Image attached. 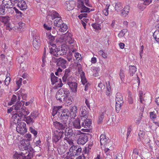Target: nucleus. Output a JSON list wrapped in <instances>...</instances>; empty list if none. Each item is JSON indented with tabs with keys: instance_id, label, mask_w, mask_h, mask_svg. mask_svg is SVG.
I'll return each mask as SVG.
<instances>
[{
	"instance_id": "f257e3e1",
	"label": "nucleus",
	"mask_w": 159,
	"mask_h": 159,
	"mask_svg": "<svg viewBox=\"0 0 159 159\" xmlns=\"http://www.w3.org/2000/svg\"><path fill=\"white\" fill-rule=\"evenodd\" d=\"M20 145L19 146V148L21 151L25 150L27 152L28 157V159L31 158L33 156L34 151L33 148L31 147L29 142L25 140H22L20 142Z\"/></svg>"
},
{
	"instance_id": "f03ea898",
	"label": "nucleus",
	"mask_w": 159,
	"mask_h": 159,
	"mask_svg": "<svg viewBox=\"0 0 159 159\" xmlns=\"http://www.w3.org/2000/svg\"><path fill=\"white\" fill-rule=\"evenodd\" d=\"M68 50V48L66 45H62L61 47L57 48L54 49H52L51 52V54L53 56L58 57L59 56L66 54Z\"/></svg>"
},
{
	"instance_id": "7ed1b4c3",
	"label": "nucleus",
	"mask_w": 159,
	"mask_h": 159,
	"mask_svg": "<svg viewBox=\"0 0 159 159\" xmlns=\"http://www.w3.org/2000/svg\"><path fill=\"white\" fill-rule=\"evenodd\" d=\"M59 41L61 43L66 42L71 44L74 43L75 40L71 33H66L60 36Z\"/></svg>"
},
{
	"instance_id": "20e7f679",
	"label": "nucleus",
	"mask_w": 159,
	"mask_h": 159,
	"mask_svg": "<svg viewBox=\"0 0 159 159\" xmlns=\"http://www.w3.org/2000/svg\"><path fill=\"white\" fill-rule=\"evenodd\" d=\"M116 111L118 113L121 109V107L123 104V98L121 93H117L116 96Z\"/></svg>"
},
{
	"instance_id": "39448f33",
	"label": "nucleus",
	"mask_w": 159,
	"mask_h": 159,
	"mask_svg": "<svg viewBox=\"0 0 159 159\" xmlns=\"http://www.w3.org/2000/svg\"><path fill=\"white\" fill-rule=\"evenodd\" d=\"M59 112V115H58V116L60 120L64 122H67V120L69 117V111L66 109H63Z\"/></svg>"
},
{
	"instance_id": "423d86ee",
	"label": "nucleus",
	"mask_w": 159,
	"mask_h": 159,
	"mask_svg": "<svg viewBox=\"0 0 159 159\" xmlns=\"http://www.w3.org/2000/svg\"><path fill=\"white\" fill-rule=\"evenodd\" d=\"M69 152L70 156H77L80 155L81 152L82 148L80 146L73 145L69 149Z\"/></svg>"
},
{
	"instance_id": "0eeeda50",
	"label": "nucleus",
	"mask_w": 159,
	"mask_h": 159,
	"mask_svg": "<svg viewBox=\"0 0 159 159\" xmlns=\"http://www.w3.org/2000/svg\"><path fill=\"white\" fill-rule=\"evenodd\" d=\"M67 122H64L61 120V122L55 121L53 122L54 126L56 129L62 131L67 127Z\"/></svg>"
},
{
	"instance_id": "6e6552de",
	"label": "nucleus",
	"mask_w": 159,
	"mask_h": 159,
	"mask_svg": "<svg viewBox=\"0 0 159 159\" xmlns=\"http://www.w3.org/2000/svg\"><path fill=\"white\" fill-rule=\"evenodd\" d=\"M66 83L68 84L72 92L75 93L76 92L77 84L74 79L73 78L68 79Z\"/></svg>"
},
{
	"instance_id": "1a4fd4ad",
	"label": "nucleus",
	"mask_w": 159,
	"mask_h": 159,
	"mask_svg": "<svg viewBox=\"0 0 159 159\" xmlns=\"http://www.w3.org/2000/svg\"><path fill=\"white\" fill-rule=\"evenodd\" d=\"M81 132L80 130H77L74 132L71 128L66 127L65 130V137H71L73 135L80 134Z\"/></svg>"
},
{
	"instance_id": "9d476101",
	"label": "nucleus",
	"mask_w": 159,
	"mask_h": 159,
	"mask_svg": "<svg viewBox=\"0 0 159 159\" xmlns=\"http://www.w3.org/2000/svg\"><path fill=\"white\" fill-rule=\"evenodd\" d=\"M55 37L52 36L51 34H49L48 36V43L49 44V49L50 50L49 52L51 53V52L52 49H54L56 47L55 43Z\"/></svg>"
},
{
	"instance_id": "9b49d317",
	"label": "nucleus",
	"mask_w": 159,
	"mask_h": 159,
	"mask_svg": "<svg viewBox=\"0 0 159 159\" xmlns=\"http://www.w3.org/2000/svg\"><path fill=\"white\" fill-rule=\"evenodd\" d=\"M51 80L52 85H54L56 83L59 82L56 84L57 87H61L63 85L61 79L58 78L53 73H52L51 74Z\"/></svg>"
},
{
	"instance_id": "f8f14e48",
	"label": "nucleus",
	"mask_w": 159,
	"mask_h": 159,
	"mask_svg": "<svg viewBox=\"0 0 159 159\" xmlns=\"http://www.w3.org/2000/svg\"><path fill=\"white\" fill-rule=\"evenodd\" d=\"M16 131L19 133L23 134L27 131L26 124L24 122H21L18 123L16 128Z\"/></svg>"
},
{
	"instance_id": "ddd939ff",
	"label": "nucleus",
	"mask_w": 159,
	"mask_h": 159,
	"mask_svg": "<svg viewBox=\"0 0 159 159\" xmlns=\"http://www.w3.org/2000/svg\"><path fill=\"white\" fill-rule=\"evenodd\" d=\"M64 132L63 131H56L53 134L52 141L53 143H56L63 136Z\"/></svg>"
},
{
	"instance_id": "4468645a",
	"label": "nucleus",
	"mask_w": 159,
	"mask_h": 159,
	"mask_svg": "<svg viewBox=\"0 0 159 159\" xmlns=\"http://www.w3.org/2000/svg\"><path fill=\"white\" fill-rule=\"evenodd\" d=\"M85 1H79L78 3L77 7L81 13L89 12V9L86 7L84 5Z\"/></svg>"
},
{
	"instance_id": "2eb2a0df",
	"label": "nucleus",
	"mask_w": 159,
	"mask_h": 159,
	"mask_svg": "<svg viewBox=\"0 0 159 159\" xmlns=\"http://www.w3.org/2000/svg\"><path fill=\"white\" fill-rule=\"evenodd\" d=\"M27 152L24 153V152H21L19 154L16 153L13 156L14 159H28V157L29 156H28ZM30 159H31L30 158Z\"/></svg>"
},
{
	"instance_id": "dca6fc26",
	"label": "nucleus",
	"mask_w": 159,
	"mask_h": 159,
	"mask_svg": "<svg viewBox=\"0 0 159 159\" xmlns=\"http://www.w3.org/2000/svg\"><path fill=\"white\" fill-rule=\"evenodd\" d=\"M33 44L34 47L36 49L38 50L39 48L41 43L40 37L39 36L34 37Z\"/></svg>"
},
{
	"instance_id": "f3484780",
	"label": "nucleus",
	"mask_w": 159,
	"mask_h": 159,
	"mask_svg": "<svg viewBox=\"0 0 159 159\" xmlns=\"http://www.w3.org/2000/svg\"><path fill=\"white\" fill-rule=\"evenodd\" d=\"M88 137L87 135L83 134L80 135L78 139L77 143L79 144L84 145L88 141Z\"/></svg>"
},
{
	"instance_id": "a211bd4d",
	"label": "nucleus",
	"mask_w": 159,
	"mask_h": 159,
	"mask_svg": "<svg viewBox=\"0 0 159 159\" xmlns=\"http://www.w3.org/2000/svg\"><path fill=\"white\" fill-rule=\"evenodd\" d=\"M17 113L19 116H20L21 118H25V117H26V115H28L30 112L25 107H24L21 111H19Z\"/></svg>"
},
{
	"instance_id": "6ab92c4d",
	"label": "nucleus",
	"mask_w": 159,
	"mask_h": 159,
	"mask_svg": "<svg viewBox=\"0 0 159 159\" xmlns=\"http://www.w3.org/2000/svg\"><path fill=\"white\" fill-rule=\"evenodd\" d=\"M87 108L85 106L81 107L80 108V116L81 119L84 118H87L88 116V111Z\"/></svg>"
},
{
	"instance_id": "aec40b11",
	"label": "nucleus",
	"mask_w": 159,
	"mask_h": 159,
	"mask_svg": "<svg viewBox=\"0 0 159 159\" xmlns=\"http://www.w3.org/2000/svg\"><path fill=\"white\" fill-rule=\"evenodd\" d=\"M70 70L69 69H66L65 70V73L64 75L62 78L63 82L65 84L66 83L68 79L73 78L70 76Z\"/></svg>"
},
{
	"instance_id": "412c9836",
	"label": "nucleus",
	"mask_w": 159,
	"mask_h": 159,
	"mask_svg": "<svg viewBox=\"0 0 159 159\" xmlns=\"http://www.w3.org/2000/svg\"><path fill=\"white\" fill-rule=\"evenodd\" d=\"M19 9L22 11L26 10L27 8V6L24 0L18 1L17 5Z\"/></svg>"
},
{
	"instance_id": "4be33fe9",
	"label": "nucleus",
	"mask_w": 159,
	"mask_h": 159,
	"mask_svg": "<svg viewBox=\"0 0 159 159\" xmlns=\"http://www.w3.org/2000/svg\"><path fill=\"white\" fill-rule=\"evenodd\" d=\"M77 109V107L76 106L71 107H70V110L69 111L70 114L69 115V116H70L71 119L74 118L76 116V113Z\"/></svg>"
},
{
	"instance_id": "5701e85b",
	"label": "nucleus",
	"mask_w": 159,
	"mask_h": 159,
	"mask_svg": "<svg viewBox=\"0 0 159 159\" xmlns=\"http://www.w3.org/2000/svg\"><path fill=\"white\" fill-rule=\"evenodd\" d=\"M84 120H82L81 125L82 127L87 129L89 128L91 124V120L90 119L85 118Z\"/></svg>"
},
{
	"instance_id": "b1692460",
	"label": "nucleus",
	"mask_w": 159,
	"mask_h": 159,
	"mask_svg": "<svg viewBox=\"0 0 159 159\" xmlns=\"http://www.w3.org/2000/svg\"><path fill=\"white\" fill-rule=\"evenodd\" d=\"M59 14L54 11H52L49 13L48 15L47 16V18L50 20H53L55 19H57V18L59 17Z\"/></svg>"
},
{
	"instance_id": "393cba45",
	"label": "nucleus",
	"mask_w": 159,
	"mask_h": 159,
	"mask_svg": "<svg viewBox=\"0 0 159 159\" xmlns=\"http://www.w3.org/2000/svg\"><path fill=\"white\" fill-rule=\"evenodd\" d=\"M68 66L67 61L63 58H61L57 64V66L61 67L63 69L66 68Z\"/></svg>"
},
{
	"instance_id": "a878e982",
	"label": "nucleus",
	"mask_w": 159,
	"mask_h": 159,
	"mask_svg": "<svg viewBox=\"0 0 159 159\" xmlns=\"http://www.w3.org/2000/svg\"><path fill=\"white\" fill-rule=\"evenodd\" d=\"M2 4L6 8H12L13 7V4L11 0H3Z\"/></svg>"
},
{
	"instance_id": "bb28decb",
	"label": "nucleus",
	"mask_w": 159,
	"mask_h": 159,
	"mask_svg": "<svg viewBox=\"0 0 159 159\" xmlns=\"http://www.w3.org/2000/svg\"><path fill=\"white\" fill-rule=\"evenodd\" d=\"M82 120H80L78 118L75 119L72 122L73 126L74 128L78 129H80L82 127L80 124Z\"/></svg>"
},
{
	"instance_id": "cd10ccee",
	"label": "nucleus",
	"mask_w": 159,
	"mask_h": 159,
	"mask_svg": "<svg viewBox=\"0 0 159 159\" xmlns=\"http://www.w3.org/2000/svg\"><path fill=\"white\" fill-rule=\"evenodd\" d=\"M64 97V96L63 95V93H62L60 89H59L57 92L56 94V99L60 102H63Z\"/></svg>"
},
{
	"instance_id": "c85d7f7f",
	"label": "nucleus",
	"mask_w": 159,
	"mask_h": 159,
	"mask_svg": "<svg viewBox=\"0 0 159 159\" xmlns=\"http://www.w3.org/2000/svg\"><path fill=\"white\" fill-rule=\"evenodd\" d=\"M100 139L101 145H105V147H106L108 139L106 138L105 135L103 134H102L100 136Z\"/></svg>"
},
{
	"instance_id": "c756f323",
	"label": "nucleus",
	"mask_w": 159,
	"mask_h": 159,
	"mask_svg": "<svg viewBox=\"0 0 159 159\" xmlns=\"http://www.w3.org/2000/svg\"><path fill=\"white\" fill-rule=\"evenodd\" d=\"M62 108V107L61 106L54 107L52 109V115L54 116L58 112V115H59V112H60V111H61Z\"/></svg>"
},
{
	"instance_id": "7c9ffc66",
	"label": "nucleus",
	"mask_w": 159,
	"mask_h": 159,
	"mask_svg": "<svg viewBox=\"0 0 159 159\" xmlns=\"http://www.w3.org/2000/svg\"><path fill=\"white\" fill-rule=\"evenodd\" d=\"M24 103L23 105H22V103L20 102L17 103L15 105L13 106L14 110H16V112H18L19 111H21V109L24 107Z\"/></svg>"
},
{
	"instance_id": "2f4dec72",
	"label": "nucleus",
	"mask_w": 159,
	"mask_h": 159,
	"mask_svg": "<svg viewBox=\"0 0 159 159\" xmlns=\"http://www.w3.org/2000/svg\"><path fill=\"white\" fill-rule=\"evenodd\" d=\"M67 7L68 11L73 10L75 6V2L74 1H67L66 2Z\"/></svg>"
},
{
	"instance_id": "473e14b6",
	"label": "nucleus",
	"mask_w": 159,
	"mask_h": 159,
	"mask_svg": "<svg viewBox=\"0 0 159 159\" xmlns=\"http://www.w3.org/2000/svg\"><path fill=\"white\" fill-rule=\"evenodd\" d=\"M122 4L119 2L116 3L115 6V10L117 12L120 11L123 9Z\"/></svg>"
},
{
	"instance_id": "72a5a7b5",
	"label": "nucleus",
	"mask_w": 159,
	"mask_h": 159,
	"mask_svg": "<svg viewBox=\"0 0 159 159\" xmlns=\"http://www.w3.org/2000/svg\"><path fill=\"white\" fill-rule=\"evenodd\" d=\"M23 120L28 125H32L34 122V119L30 116L25 117Z\"/></svg>"
},
{
	"instance_id": "f704fd0d",
	"label": "nucleus",
	"mask_w": 159,
	"mask_h": 159,
	"mask_svg": "<svg viewBox=\"0 0 159 159\" xmlns=\"http://www.w3.org/2000/svg\"><path fill=\"white\" fill-rule=\"evenodd\" d=\"M63 23V22L60 17L57 18L54 21V26L58 28Z\"/></svg>"
},
{
	"instance_id": "c9c22d12",
	"label": "nucleus",
	"mask_w": 159,
	"mask_h": 159,
	"mask_svg": "<svg viewBox=\"0 0 159 159\" xmlns=\"http://www.w3.org/2000/svg\"><path fill=\"white\" fill-rule=\"evenodd\" d=\"M59 31L61 32H64L66 31L68 28L67 25L63 23L58 27Z\"/></svg>"
},
{
	"instance_id": "e433bc0d",
	"label": "nucleus",
	"mask_w": 159,
	"mask_h": 159,
	"mask_svg": "<svg viewBox=\"0 0 159 159\" xmlns=\"http://www.w3.org/2000/svg\"><path fill=\"white\" fill-rule=\"evenodd\" d=\"M129 71L130 76H133L137 70V68L134 66H129Z\"/></svg>"
},
{
	"instance_id": "4c0bfd02",
	"label": "nucleus",
	"mask_w": 159,
	"mask_h": 159,
	"mask_svg": "<svg viewBox=\"0 0 159 159\" xmlns=\"http://www.w3.org/2000/svg\"><path fill=\"white\" fill-rule=\"evenodd\" d=\"M62 93L64 96V97H67L69 96L70 92L69 90L67 89L61 88L60 89Z\"/></svg>"
},
{
	"instance_id": "58836bf2",
	"label": "nucleus",
	"mask_w": 159,
	"mask_h": 159,
	"mask_svg": "<svg viewBox=\"0 0 159 159\" xmlns=\"http://www.w3.org/2000/svg\"><path fill=\"white\" fill-rule=\"evenodd\" d=\"M9 20V17L8 16H0V21L4 23H7Z\"/></svg>"
},
{
	"instance_id": "ea45409f",
	"label": "nucleus",
	"mask_w": 159,
	"mask_h": 159,
	"mask_svg": "<svg viewBox=\"0 0 159 159\" xmlns=\"http://www.w3.org/2000/svg\"><path fill=\"white\" fill-rule=\"evenodd\" d=\"M6 8L2 5V4H0V15H5L6 11Z\"/></svg>"
},
{
	"instance_id": "a19ab883",
	"label": "nucleus",
	"mask_w": 159,
	"mask_h": 159,
	"mask_svg": "<svg viewBox=\"0 0 159 159\" xmlns=\"http://www.w3.org/2000/svg\"><path fill=\"white\" fill-rule=\"evenodd\" d=\"M153 37L157 42L159 43V31L156 30L153 33Z\"/></svg>"
},
{
	"instance_id": "79ce46f5",
	"label": "nucleus",
	"mask_w": 159,
	"mask_h": 159,
	"mask_svg": "<svg viewBox=\"0 0 159 159\" xmlns=\"http://www.w3.org/2000/svg\"><path fill=\"white\" fill-rule=\"evenodd\" d=\"M63 102H65L69 105L71 104L72 102L71 98L69 96H68L67 97H64Z\"/></svg>"
},
{
	"instance_id": "37998d69",
	"label": "nucleus",
	"mask_w": 159,
	"mask_h": 159,
	"mask_svg": "<svg viewBox=\"0 0 159 159\" xmlns=\"http://www.w3.org/2000/svg\"><path fill=\"white\" fill-rule=\"evenodd\" d=\"M105 113L104 112L101 113L98 120V124H100L102 122L103 119L104 117Z\"/></svg>"
},
{
	"instance_id": "c03bdc74",
	"label": "nucleus",
	"mask_w": 159,
	"mask_h": 159,
	"mask_svg": "<svg viewBox=\"0 0 159 159\" xmlns=\"http://www.w3.org/2000/svg\"><path fill=\"white\" fill-rule=\"evenodd\" d=\"M157 115L154 111L150 112V118L153 121L157 118Z\"/></svg>"
},
{
	"instance_id": "a18cd8bd",
	"label": "nucleus",
	"mask_w": 159,
	"mask_h": 159,
	"mask_svg": "<svg viewBox=\"0 0 159 159\" xmlns=\"http://www.w3.org/2000/svg\"><path fill=\"white\" fill-rule=\"evenodd\" d=\"M17 98L16 96L15 95H13L11 98V101L8 103V105H11L16 101Z\"/></svg>"
},
{
	"instance_id": "49530a36",
	"label": "nucleus",
	"mask_w": 159,
	"mask_h": 159,
	"mask_svg": "<svg viewBox=\"0 0 159 159\" xmlns=\"http://www.w3.org/2000/svg\"><path fill=\"white\" fill-rule=\"evenodd\" d=\"M127 32V29H124L122 30L118 34V36L119 38L123 37Z\"/></svg>"
},
{
	"instance_id": "de8ad7c7",
	"label": "nucleus",
	"mask_w": 159,
	"mask_h": 159,
	"mask_svg": "<svg viewBox=\"0 0 159 159\" xmlns=\"http://www.w3.org/2000/svg\"><path fill=\"white\" fill-rule=\"evenodd\" d=\"M71 137H65L64 140L66 141L70 145H72L73 144V140L71 138Z\"/></svg>"
},
{
	"instance_id": "09e8293b",
	"label": "nucleus",
	"mask_w": 159,
	"mask_h": 159,
	"mask_svg": "<svg viewBox=\"0 0 159 159\" xmlns=\"http://www.w3.org/2000/svg\"><path fill=\"white\" fill-rule=\"evenodd\" d=\"M139 101L142 103H144V100L143 99V93L142 91H139Z\"/></svg>"
},
{
	"instance_id": "8fccbe9b",
	"label": "nucleus",
	"mask_w": 159,
	"mask_h": 159,
	"mask_svg": "<svg viewBox=\"0 0 159 159\" xmlns=\"http://www.w3.org/2000/svg\"><path fill=\"white\" fill-rule=\"evenodd\" d=\"M128 100L130 104H132L133 103V100L132 96V93L130 92H129L128 97Z\"/></svg>"
},
{
	"instance_id": "3c124183",
	"label": "nucleus",
	"mask_w": 159,
	"mask_h": 159,
	"mask_svg": "<svg viewBox=\"0 0 159 159\" xmlns=\"http://www.w3.org/2000/svg\"><path fill=\"white\" fill-rule=\"evenodd\" d=\"M109 6L110 5L108 4H107L105 8L103 11V12L104 14L106 16H107L108 15V9Z\"/></svg>"
},
{
	"instance_id": "603ef678",
	"label": "nucleus",
	"mask_w": 159,
	"mask_h": 159,
	"mask_svg": "<svg viewBox=\"0 0 159 159\" xmlns=\"http://www.w3.org/2000/svg\"><path fill=\"white\" fill-rule=\"evenodd\" d=\"M29 130L32 134L34 135L35 137H37V132L36 130H35L33 127H30Z\"/></svg>"
},
{
	"instance_id": "864d4df0",
	"label": "nucleus",
	"mask_w": 159,
	"mask_h": 159,
	"mask_svg": "<svg viewBox=\"0 0 159 159\" xmlns=\"http://www.w3.org/2000/svg\"><path fill=\"white\" fill-rule=\"evenodd\" d=\"M25 139L23 140H28V142H29L32 140L31 135L30 134H26L25 135Z\"/></svg>"
},
{
	"instance_id": "5fc2aeb1",
	"label": "nucleus",
	"mask_w": 159,
	"mask_h": 159,
	"mask_svg": "<svg viewBox=\"0 0 159 159\" xmlns=\"http://www.w3.org/2000/svg\"><path fill=\"white\" fill-rule=\"evenodd\" d=\"M99 54L101 56L103 57L106 58L107 57V54L104 52L102 50H100L98 52Z\"/></svg>"
},
{
	"instance_id": "6e6d98bb",
	"label": "nucleus",
	"mask_w": 159,
	"mask_h": 159,
	"mask_svg": "<svg viewBox=\"0 0 159 159\" xmlns=\"http://www.w3.org/2000/svg\"><path fill=\"white\" fill-rule=\"evenodd\" d=\"M12 118L16 120V121H18L20 118L21 117L20 116H18V113L17 112H16L14 114L12 117Z\"/></svg>"
},
{
	"instance_id": "4d7b16f0",
	"label": "nucleus",
	"mask_w": 159,
	"mask_h": 159,
	"mask_svg": "<svg viewBox=\"0 0 159 159\" xmlns=\"http://www.w3.org/2000/svg\"><path fill=\"white\" fill-rule=\"evenodd\" d=\"M61 58V57L56 58L54 57H52V62L55 63H57L56 65L57 66V64L58 63V62L59 61Z\"/></svg>"
},
{
	"instance_id": "13d9d810",
	"label": "nucleus",
	"mask_w": 159,
	"mask_h": 159,
	"mask_svg": "<svg viewBox=\"0 0 159 159\" xmlns=\"http://www.w3.org/2000/svg\"><path fill=\"white\" fill-rule=\"evenodd\" d=\"M120 78L122 80H124L125 75H124V71L121 69L120 70Z\"/></svg>"
},
{
	"instance_id": "bf43d9fd",
	"label": "nucleus",
	"mask_w": 159,
	"mask_h": 159,
	"mask_svg": "<svg viewBox=\"0 0 159 159\" xmlns=\"http://www.w3.org/2000/svg\"><path fill=\"white\" fill-rule=\"evenodd\" d=\"M74 56L77 60L79 61L80 60L81 56L79 53L75 52V53Z\"/></svg>"
},
{
	"instance_id": "052dcab7",
	"label": "nucleus",
	"mask_w": 159,
	"mask_h": 159,
	"mask_svg": "<svg viewBox=\"0 0 159 159\" xmlns=\"http://www.w3.org/2000/svg\"><path fill=\"white\" fill-rule=\"evenodd\" d=\"M121 11L120 15L123 17H126L128 14V13H126L125 10V9L123 8L122 10Z\"/></svg>"
},
{
	"instance_id": "680f3d73",
	"label": "nucleus",
	"mask_w": 159,
	"mask_h": 159,
	"mask_svg": "<svg viewBox=\"0 0 159 159\" xmlns=\"http://www.w3.org/2000/svg\"><path fill=\"white\" fill-rule=\"evenodd\" d=\"M24 58L23 56H21L20 57H19L17 61L20 64H22V63H24Z\"/></svg>"
},
{
	"instance_id": "e2e57ef3",
	"label": "nucleus",
	"mask_w": 159,
	"mask_h": 159,
	"mask_svg": "<svg viewBox=\"0 0 159 159\" xmlns=\"http://www.w3.org/2000/svg\"><path fill=\"white\" fill-rule=\"evenodd\" d=\"M132 130V127L130 126H129L127 128V138H128V136L130 134V133Z\"/></svg>"
},
{
	"instance_id": "0e129e2a",
	"label": "nucleus",
	"mask_w": 159,
	"mask_h": 159,
	"mask_svg": "<svg viewBox=\"0 0 159 159\" xmlns=\"http://www.w3.org/2000/svg\"><path fill=\"white\" fill-rule=\"evenodd\" d=\"M144 135V132L143 131H140L138 135L140 139L143 138Z\"/></svg>"
},
{
	"instance_id": "69168bd1",
	"label": "nucleus",
	"mask_w": 159,
	"mask_h": 159,
	"mask_svg": "<svg viewBox=\"0 0 159 159\" xmlns=\"http://www.w3.org/2000/svg\"><path fill=\"white\" fill-rule=\"evenodd\" d=\"M98 86L99 88L98 89L101 90L104 88V85L102 83L100 82V83L98 84Z\"/></svg>"
},
{
	"instance_id": "338daca9",
	"label": "nucleus",
	"mask_w": 159,
	"mask_h": 159,
	"mask_svg": "<svg viewBox=\"0 0 159 159\" xmlns=\"http://www.w3.org/2000/svg\"><path fill=\"white\" fill-rule=\"evenodd\" d=\"M124 8L125 9V10L126 13H129L130 10V7L129 5H126L124 7Z\"/></svg>"
},
{
	"instance_id": "774afa93",
	"label": "nucleus",
	"mask_w": 159,
	"mask_h": 159,
	"mask_svg": "<svg viewBox=\"0 0 159 159\" xmlns=\"http://www.w3.org/2000/svg\"><path fill=\"white\" fill-rule=\"evenodd\" d=\"M10 80L11 78L9 77H7L6 78L5 80H4V83L6 85H7L9 84Z\"/></svg>"
}]
</instances>
